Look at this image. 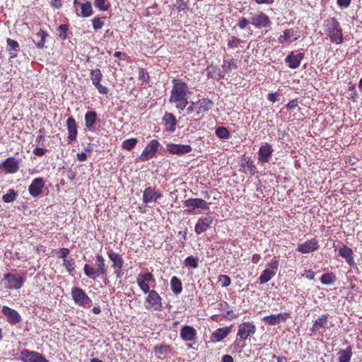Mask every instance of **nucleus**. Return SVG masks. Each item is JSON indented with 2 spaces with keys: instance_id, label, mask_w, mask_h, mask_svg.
<instances>
[{
  "instance_id": "nucleus-1",
  "label": "nucleus",
  "mask_w": 362,
  "mask_h": 362,
  "mask_svg": "<svg viewBox=\"0 0 362 362\" xmlns=\"http://www.w3.org/2000/svg\"><path fill=\"white\" fill-rule=\"evenodd\" d=\"M172 84L169 103L175 104L177 109L183 110L189 104L188 95L190 93L189 87L187 83L180 78H173Z\"/></svg>"
},
{
  "instance_id": "nucleus-2",
  "label": "nucleus",
  "mask_w": 362,
  "mask_h": 362,
  "mask_svg": "<svg viewBox=\"0 0 362 362\" xmlns=\"http://www.w3.org/2000/svg\"><path fill=\"white\" fill-rule=\"evenodd\" d=\"M213 102L208 98L199 99L197 101L189 103L186 108L187 114L195 118L194 121L202 119L204 114L211 109Z\"/></svg>"
},
{
  "instance_id": "nucleus-3",
  "label": "nucleus",
  "mask_w": 362,
  "mask_h": 362,
  "mask_svg": "<svg viewBox=\"0 0 362 362\" xmlns=\"http://www.w3.org/2000/svg\"><path fill=\"white\" fill-rule=\"evenodd\" d=\"M83 271L86 276L93 280H95L100 276H106L107 269L103 255L97 254L95 256V264H86L83 267Z\"/></svg>"
},
{
  "instance_id": "nucleus-4",
  "label": "nucleus",
  "mask_w": 362,
  "mask_h": 362,
  "mask_svg": "<svg viewBox=\"0 0 362 362\" xmlns=\"http://www.w3.org/2000/svg\"><path fill=\"white\" fill-rule=\"evenodd\" d=\"M325 33L329 36L330 41L337 45L343 42V33L339 22L335 18H329L323 24Z\"/></svg>"
},
{
  "instance_id": "nucleus-5",
  "label": "nucleus",
  "mask_w": 362,
  "mask_h": 362,
  "mask_svg": "<svg viewBox=\"0 0 362 362\" xmlns=\"http://www.w3.org/2000/svg\"><path fill=\"white\" fill-rule=\"evenodd\" d=\"M256 330L257 328L253 322L247 321L240 323L238 327L236 341L239 340L245 344L247 339L255 334ZM245 345L243 344V346Z\"/></svg>"
},
{
  "instance_id": "nucleus-6",
  "label": "nucleus",
  "mask_w": 362,
  "mask_h": 362,
  "mask_svg": "<svg viewBox=\"0 0 362 362\" xmlns=\"http://www.w3.org/2000/svg\"><path fill=\"white\" fill-rule=\"evenodd\" d=\"M71 297L74 303L84 308H90L92 305V300L81 288L74 287L71 289Z\"/></svg>"
},
{
  "instance_id": "nucleus-7",
  "label": "nucleus",
  "mask_w": 362,
  "mask_h": 362,
  "mask_svg": "<svg viewBox=\"0 0 362 362\" xmlns=\"http://www.w3.org/2000/svg\"><path fill=\"white\" fill-rule=\"evenodd\" d=\"M250 23L258 29L269 28L272 23L270 18L262 11L250 13Z\"/></svg>"
},
{
  "instance_id": "nucleus-8",
  "label": "nucleus",
  "mask_w": 362,
  "mask_h": 362,
  "mask_svg": "<svg viewBox=\"0 0 362 362\" xmlns=\"http://www.w3.org/2000/svg\"><path fill=\"white\" fill-rule=\"evenodd\" d=\"M148 296L145 299L144 303L146 309H153L156 311H161L163 308L162 298L155 290H151L147 292Z\"/></svg>"
},
{
  "instance_id": "nucleus-9",
  "label": "nucleus",
  "mask_w": 362,
  "mask_h": 362,
  "mask_svg": "<svg viewBox=\"0 0 362 362\" xmlns=\"http://www.w3.org/2000/svg\"><path fill=\"white\" fill-rule=\"evenodd\" d=\"M109 259L112 262V267L114 269V274L117 279H119L124 274L122 268L124 267V261L118 253L114 252L112 250L107 252Z\"/></svg>"
},
{
  "instance_id": "nucleus-10",
  "label": "nucleus",
  "mask_w": 362,
  "mask_h": 362,
  "mask_svg": "<svg viewBox=\"0 0 362 362\" xmlns=\"http://www.w3.org/2000/svg\"><path fill=\"white\" fill-rule=\"evenodd\" d=\"M197 332L196 329L190 325H185L180 329V338L185 341H190L187 344V349L192 348V344L197 342Z\"/></svg>"
},
{
  "instance_id": "nucleus-11",
  "label": "nucleus",
  "mask_w": 362,
  "mask_h": 362,
  "mask_svg": "<svg viewBox=\"0 0 362 362\" xmlns=\"http://www.w3.org/2000/svg\"><path fill=\"white\" fill-rule=\"evenodd\" d=\"M184 206L187 208L189 213H194L195 209L202 211H208L209 209V203L202 199L190 198L185 201Z\"/></svg>"
},
{
  "instance_id": "nucleus-12",
  "label": "nucleus",
  "mask_w": 362,
  "mask_h": 362,
  "mask_svg": "<svg viewBox=\"0 0 362 362\" xmlns=\"http://www.w3.org/2000/svg\"><path fill=\"white\" fill-rule=\"evenodd\" d=\"M160 144L158 140L152 139L141 152L139 159L142 162L147 161L156 156Z\"/></svg>"
},
{
  "instance_id": "nucleus-13",
  "label": "nucleus",
  "mask_w": 362,
  "mask_h": 362,
  "mask_svg": "<svg viewBox=\"0 0 362 362\" xmlns=\"http://www.w3.org/2000/svg\"><path fill=\"white\" fill-rule=\"evenodd\" d=\"M3 281H5V287L8 289H19L25 282V279L17 274L8 273L4 275Z\"/></svg>"
},
{
  "instance_id": "nucleus-14",
  "label": "nucleus",
  "mask_w": 362,
  "mask_h": 362,
  "mask_svg": "<svg viewBox=\"0 0 362 362\" xmlns=\"http://www.w3.org/2000/svg\"><path fill=\"white\" fill-rule=\"evenodd\" d=\"M156 281L154 276L152 273L148 272L144 274H139L136 277V283L139 288L146 294L147 292L151 291L150 284H154Z\"/></svg>"
},
{
  "instance_id": "nucleus-15",
  "label": "nucleus",
  "mask_w": 362,
  "mask_h": 362,
  "mask_svg": "<svg viewBox=\"0 0 362 362\" xmlns=\"http://www.w3.org/2000/svg\"><path fill=\"white\" fill-rule=\"evenodd\" d=\"M289 317L288 313H280L264 316L262 320L265 325L274 326L286 322Z\"/></svg>"
},
{
  "instance_id": "nucleus-16",
  "label": "nucleus",
  "mask_w": 362,
  "mask_h": 362,
  "mask_svg": "<svg viewBox=\"0 0 362 362\" xmlns=\"http://www.w3.org/2000/svg\"><path fill=\"white\" fill-rule=\"evenodd\" d=\"M21 357L23 362H49L42 354L28 349L21 351Z\"/></svg>"
},
{
  "instance_id": "nucleus-17",
  "label": "nucleus",
  "mask_w": 362,
  "mask_h": 362,
  "mask_svg": "<svg viewBox=\"0 0 362 362\" xmlns=\"http://www.w3.org/2000/svg\"><path fill=\"white\" fill-rule=\"evenodd\" d=\"M20 162L14 157H8L0 163V168L6 173L14 174L19 170Z\"/></svg>"
},
{
  "instance_id": "nucleus-18",
  "label": "nucleus",
  "mask_w": 362,
  "mask_h": 362,
  "mask_svg": "<svg viewBox=\"0 0 362 362\" xmlns=\"http://www.w3.org/2000/svg\"><path fill=\"white\" fill-rule=\"evenodd\" d=\"M166 149L169 153L172 154L182 156L185 153H190L192 150V148L190 145L188 144H177L170 143L166 145Z\"/></svg>"
},
{
  "instance_id": "nucleus-19",
  "label": "nucleus",
  "mask_w": 362,
  "mask_h": 362,
  "mask_svg": "<svg viewBox=\"0 0 362 362\" xmlns=\"http://www.w3.org/2000/svg\"><path fill=\"white\" fill-rule=\"evenodd\" d=\"M66 125L68 131V141L72 143L76 140L78 135V127L75 119L73 117H69L66 119Z\"/></svg>"
},
{
  "instance_id": "nucleus-20",
  "label": "nucleus",
  "mask_w": 362,
  "mask_h": 362,
  "mask_svg": "<svg viewBox=\"0 0 362 362\" xmlns=\"http://www.w3.org/2000/svg\"><path fill=\"white\" fill-rule=\"evenodd\" d=\"M45 187V180L42 177L35 178L28 187L30 194L33 197L40 196Z\"/></svg>"
},
{
  "instance_id": "nucleus-21",
  "label": "nucleus",
  "mask_w": 362,
  "mask_h": 362,
  "mask_svg": "<svg viewBox=\"0 0 362 362\" xmlns=\"http://www.w3.org/2000/svg\"><path fill=\"white\" fill-rule=\"evenodd\" d=\"M162 197L163 194L160 191L156 190L154 188L148 187H146L144 191L142 201L144 204H148L153 201H157Z\"/></svg>"
},
{
  "instance_id": "nucleus-22",
  "label": "nucleus",
  "mask_w": 362,
  "mask_h": 362,
  "mask_svg": "<svg viewBox=\"0 0 362 362\" xmlns=\"http://www.w3.org/2000/svg\"><path fill=\"white\" fill-rule=\"evenodd\" d=\"M1 312L6 317L8 322L11 325H16L21 320L20 314L16 310L6 305L2 307Z\"/></svg>"
},
{
  "instance_id": "nucleus-23",
  "label": "nucleus",
  "mask_w": 362,
  "mask_h": 362,
  "mask_svg": "<svg viewBox=\"0 0 362 362\" xmlns=\"http://www.w3.org/2000/svg\"><path fill=\"white\" fill-rule=\"evenodd\" d=\"M273 148L272 145L265 144L262 145L258 151V160L262 164L268 163L272 157Z\"/></svg>"
},
{
  "instance_id": "nucleus-24",
  "label": "nucleus",
  "mask_w": 362,
  "mask_h": 362,
  "mask_svg": "<svg viewBox=\"0 0 362 362\" xmlns=\"http://www.w3.org/2000/svg\"><path fill=\"white\" fill-rule=\"evenodd\" d=\"M233 325H230L228 327H221L216 329L211 334V341L214 342H219L226 339L232 331Z\"/></svg>"
},
{
  "instance_id": "nucleus-25",
  "label": "nucleus",
  "mask_w": 362,
  "mask_h": 362,
  "mask_svg": "<svg viewBox=\"0 0 362 362\" xmlns=\"http://www.w3.org/2000/svg\"><path fill=\"white\" fill-rule=\"evenodd\" d=\"M329 315L325 314L317 318L310 328V332L313 334H315L320 332V330L322 328L327 327Z\"/></svg>"
},
{
  "instance_id": "nucleus-26",
  "label": "nucleus",
  "mask_w": 362,
  "mask_h": 362,
  "mask_svg": "<svg viewBox=\"0 0 362 362\" xmlns=\"http://www.w3.org/2000/svg\"><path fill=\"white\" fill-rule=\"evenodd\" d=\"M318 248V241L315 238L298 245V250L302 253H310L317 250Z\"/></svg>"
},
{
  "instance_id": "nucleus-27",
  "label": "nucleus",
  "mask_w": 362,
  "mask_h": 362,
  "mask_svg": "<svg viewBox=\"0 0 362 362\" xmlns=\"http://www.w3.org/2000/svg\"><path fill=\"white\" fill-rule=\"evenodd\" d=\"M339 255L344 258L349 266L354 267L355 265V262L353 257L354 252L351 248L345 245H343L342 247L339 249Z\"/></svg>"
},
{
  "instance_id": "nucleus-28",
  "label": "nucleus",
  "mask_w": 362,
  "mask_h": 362,
  "mask_svg": "<svg viewBox=\"0 0 362 362\" xmlns=\"http://www.w3.org/2000/svg\"><path fill=\"white\" fill-rule=\"evenodd\" d=\"M97 112L94 110L88 111L85 114V126L86 129L90 132H93L95 129V124L97 122Z\"/></svg>"
},
{
  "instance_id": "nucleus-29",
  "label": "nucleus",
  "mask_w": 362,
  "mask_h": 362,
  "mask_svg": "<svg viewBox=\"0 0 362 362\" xmlns=\"http://www.w3.org/2000/svg\"><path fill=\"white\" fill-rule=\"evenodd\" d=\"M240 166L242 168L241 171L245 174L254 175L256 173V166L253 161L249 158H245V156L241 161Z\"/></svg>"
},
{
  "instance_id": "nucleus-30",
  "label": "nucleus",
  "mask_w": 362,
  "mask_h": 362,
  "mask_svg": "<svg viewBox=\"0 0 362 362\" xmlns=\"http://www.w3.org/2000/svg\"><path fill=\"white\" fill-rule=\"evenodd\" d=\"M74 5H78L81 9V13H78L76 12V14L78 16L83 17V18H87L90 16H92L93 11L91 3L89 1H87L86 3H81L79 2L78 0L74 1Z\"/></svg>"
},
{
  "instance_id": "nucleus-31",
  "label": "nucleus",
  "mask_w": 362,
  "mask_h": 362,
  "mask_svg": "<svg viewBox=\"0 0 362 362\" xmlns=\"http://www.w3.org/2000/svg\"><path fill=\"white\" fill-rule=\"evenodd\" d=\"M163 120L167 131L173 132L175 130L177 122L176 118L173 113L165 112L163 117Z\"/></svg>"
},
{
  "instance_id": "nucleus-32",
  "label": "nucleus",
  "mask_w": 362,
  "mask_h": 362,
  "mask_svg": "<svg viewBox=\"0 0 362 362\" xmlns=\"http://www.w3.org/2000/svg\"><path fill=\"white\" fill-rule=\"evenodd\" d=\"M218 309L223 311V317L229 320L236 318L237 315L234 314L232 309H230V305L224 300L221 301L218 305Z\"/></svg>"
},
{
  "instance_id": "nucleus-33",
  "label": "nucleus",
  "mask_w": 362,
  "mask_h": 362,
  "mask_svg": "<svg viewBox=\"0 0 362 362\" xmlns=\"http://www.w3.org/2000/svg\"><path fill=\"white\" fill-rule=\"evenodd\" d=\"M238 68V62L237 60L233 58L232 57H224L222 69L224 73L228 74L233 69H236Z\"/></svg>"
},
{
  "instance_id": "nucleus-34",
  "label": "nucleus",
  "mask_w": 362,
  "mask_h": 362,
  "mask_svg": "<svg viewBox=\"0 0 362 362\" xmlns=\"http://www.w3.org/2000/svg\"><path fill=\"white\" fill-rule=\"evenodd\" d=\"M170 285L171 291L174 294L179 295L182 293L183 289L182 283L178 277L173 276L170 279Z\"/></svg>"
},
{
  "instance_id": "nucleus-35",
  "label": "nucleus",
  "mask_w": 362,
  "mask_h": 362,
  "mask_svg": "<svg viewBox=\"0 0 362 362\" xmlns=\"http://www.w3.org/2000/svg\"><path fill=\"white\" fill-rule=\"evenodd\" d=\"M352 354V348L350 346L345 349L340 350L338 352L339 362H350Z\"/></svg>"
},
{
  "instance_id": "nucleus-36",
  "label": "nucleus",
  "mask_w": 362,
  "mask_h": 362,
  "mask_svg": "<svg viewBox=\"0 0 362 362\" xmlns=\"http://www.w3.org/2000/svg\"><path fill=\"white\" fill-rule=\"evenodd\" d=\"M276 274V272L271 269H264L259 277V282L260 284L267 283Z\"/></svg>"
},
{
  "instance_id": "nucleus-37",
  "label": "nucleus",
  "mask_w": 362,
  "mask_h": 362,
  "mask_svg": "<svg viewBox=\"0 0 362 362\" xmlns=\"http://www.w3.org/2000/svg\"><path fill=\"white\" fill-rule=\"evenodd\" d=\"M337 281L336 275L333 272L323 274L321 276L320 281L324 285H332Z\"/></svg>"
},
{
  "instance_id": "nucleus-38",
  "label": "nucleus",
  "mask_w": 362,
  "mask_h": 362,
  "mask_svg": "<svg viewBox=\"0 0 362 362\" xmlns=\"http://www.w3.org/2000/svg\"><path fill=\"white\" fill-rule=\"evenodd\" d=\"M214 221V217L210 214H206L198 221L195 226H210Z\"/></svg>"
},
{
  "instance_id": "nucleus-39",
  "label": "nucleus",
  "mask_w": 362,
  "mask_h": 362,
  "mask_svg": "<svg viewBox=\"0 0 362 362\" xmlns=\"http://www.w3.org/2000/svg\"><path fill=\"white\" fill-rule=\"evenodd\" d=\"M216 135L221 139H228L230 136V134L228 129L225 127H218L216 129Z\"/></svg>"
},
{
  "instance_id": "nucleus-40",
  "label": "nucleus",
  "mask_w": 362,
  "mask_h": 362,
  "mask_svg": "<svg viewBox=\"0 0 362 362\" xmlns=\"http://www.w3.org/2000/svg\"><path fill=\"white\" fill-rule=\"evenodd\" d=\"M58 36L62 40H65L68 38L67 32L69 30L68 24H61L57 27Z\"/></svg>"
},
{
  "instance_id": "nucleus-41",
  "label": "nucleus",
  "mask_w": 362,
  "mask_h": 362,
  "mask_svg": "<svg viewBox=\"0 0 362 362\" xmlns=\"http://www.w3.org/2000/svg\"><path fill=\"white\" fill-rule=\"evenodd\" d=\"M138 139L136 138H131L128 139H125L122 144V147L123 149L131 151L133 149L135 146L138 143Z\"/></svg>"
},
{
  "instance_id": "nucleus-42",
  "label": "nucleus",
  "mask_w": 362,
  "mask_h": 362,
  "mask_svg": "<svg viewBox=\"0 0 362 362\" xmlns=\"http://www.w3.org/2000/svg\"><path fill=\"white\" fill-rule=\"evenodd\" d=\"M37 35L40 37V40L36 43V47L39 49L45 47L46 38L48 36V33L42 29H40L37 33Z\"/></svg>"
},
{
  "instance_id": "nucleus-43",
  "label": "nucleus",
  "mask_w": 362,
  "mask_h": 362,
  "mask_svg": "<svg viewBox=\"0 0 362 362\" xmlns=\"http://www.w3.org/2000/svg\"><path fill=\"white\" fill-rule=\"evenodd\" d=\"M185 264L187 267L196 269L199 267V258L192 255L189 256L185 259Z\"/></svg>"
},
{
  "instance_id": "nucleus-44",
  "label": "nucleus",
  "mask_w": 362,
  "mask_h": 362,
  "mask_svg": "<svg viewBox=\"0 0 362 362\" xmlns=\"http://www.w3.org/2000/svg\"><path fill=\"white\" fill-rule=\"evenodd\" d=\"M90 78L92 83L95 81H102L103 76L100 69H95L90 71Z\"/></svg>"
},
{
  "instance_id": "nucleus-45",
  "label": "nucleus",
  "mask_w": 362,
  "mask_h": 362,
  "mask_svg": "<svg viewBox=\"0 0 362 362\" xmlns=\"http://www.w3.org/2000/svg\"><path fill=\"white\" fill-rule=\"evenodd\" d=\"M105 17L95 16L92 19V25L95 30H98L101 29L105 23H104Z\"/></svg>"
},
{
  "instance_id": "nucleus-46",
  "label": "nucleus",
  "mask_w": 362,
  "mask_h": 362,
  "mask_svg": "<svg viewBox=\"0 0 362 362\" xmlns=\"http://www.w3.org/2000/svg\"><path fill=\"white\" fill-rule=\"evenodd\" d=\"M94 5L100 11H107L110 7L108 0H94Z\"/></svg>"
},
{
  "instance_id": "nucleus-47",
  "label": "nucleus",
  "mask_w": 362,
  "mask_h": 362,
  "mask_svg": "<svg viewBox=\"0 0 362 362\" xmlns=\"http://www.w3.org/2000/svg\"><path fill=\"white\" fill-rule=\"evenodd\" d=\"M174 6L176 8L178 12L185 11L189 8L188 0H176Z\"/></svg>"
},
{
  "instance_id": "nucleus-48",
  "label": "nucleus",
  "mask_w": 362,
  "mask_h": 362,
  "mask_svg": "<svg viewBox=\"0 0 362 362\" xmlns=\"http://www.w3.org/2000/svg\"><path fill=\"white\" fill-rule=\"evenodd\" d=\"M17 197V193L14 189H9L6 194H4L2 197V200L5 203H10L16 200Z\"/></svg>"
},
{
  "instance_id": "nucleus-49",
  "label": "nucleus",
  "mask_w": 362,
  "mask_h": 362,
  "mask_svg": "<svg viewBox=\"0 0 362 362\" xmlns=\"http://www.w3.org/2000/svg\"><path fill=\"white\" fill-rule=\"evenodd\" d=\"M63 266L69 273H72L75 269V262L73 258L63 259Z\"/></svg>"
},
{
  "instance_id": "nucleus-50",
  "label": "nucleus",
  "mask_w": 362,
  "mask_h": 362,
  "mask_svg": "<svg viewBox=\"0 0 362 362\" xmlns=\"http://www.w3.org/2000/svg\"><path fill=\"white\" fill-rule=\"evenodd\" d=\"M218 282L223 287H228L231 284V279L228 275L221 274L218 276Z\"/></svg>"
},
{
  "instance_id": "nucleus-51",
  "label": "nucleus",
  "mask_w": 362,
  "mask_h": 362,
  "mask_svg": "<svg viewBox=\"0 0 362 362\" xmlns=\"http://www.w3.org/2000/svg\"><path fill=\"white\" fill-rule=\"evenodd\" d=\"M93 85L96 88L98 93L103 95H106L108 93L107 87L103 86L101 81H95L92 83Z\"/></svg>"
},
{
  "instance_id": "nucleus-52",
  "label": "nucleus",
  "mask_w": 362,
  "mask_h": 362,
  "mask_svg": "<svg viewBox=\"0 0 362 362\" xmlns=\"http://www.w3.org/2000/svg\"><path fill=\"white\" fill-rule=\"evenodd\" d=\"M240 42V39L235 36H232L228 42V47L230 49L236 48Z\"/></svg>"
},
{
  "instance_id": "nucleus-53",
  "label": "nucleus",
  "mask_w": 362,
  "mask_h": 362,
  "mask_svg": "<svg viewBox=\"0 0 362 362\" xmlns=\"http://www.w3.org/2000/svg\"><path fill=\"white\" fill-rule=\"evenodd\" d=\"M212 69L214 70V74H215V76L211 75L212 78H214L217 80H220L224 78L226 73H224L223 70L221 71L220 68L218 66H214L212 68Z\"/></svg>"
},
{
  "instance_id": "nucleus-54",
  "label": "nucleus",
  "mask_w": 362,
  "mask_h": 362,
  "mask_svg": "<svg viewBox=\"0 0 362 362\" xmlns=\"http://www.w3.org/2000/svg\"><path fill=\"white\" fill-rule=\"evenodd\" d=\"M70 250L66 247L60 248L57 251V258L59 259H66L69 255Z\"/></svg>"
},
{
  "instance_id": "nucleus-55",
  "label": "nucleus",
  "mask_w": 362,
  "mask_h": 362,
  "mask_svg": "<svg viewBox=\"0 0 362 362\" xmlns=\"http://www.w3.org/2000/svg\"><path fill=\"white\" fill-rule=\"evenodd\" d=\"M251 23H250V20H248L245 17H242L239 19L238 23H237V26L241 29V30H244L245 28H246L249 24Z\"/></svg>"
},
{
  "instance_id": "nucleus-56",
  "label": "nucleus",
  "mask_w": 362,
  "mask_h": 362,
  "mask_svg": "<svg viewBox=\"0 0 362 362\" xmlns=\"http://www.w3.org/2000/svg\"><path fill=\"white\" fill-rule=\"evenodd\" d=\"M6 43L8 47H9V48L8 49V51L16 50L19 47L18 42L11 38H7Z\"/></svg>"
},
{
  "instance_id": "nucleus-57",
  "label": "nucleus",
  "mask_w": 362,
  "mask_h": 362,
  "mask_svg": "<svg viewBox=\"0 0 362 362\" xmlns=\"http://www.w3.org/2000/svg\"><path fill=\"white\" fill-rule=\"evenodd\" d=\"M139 79L144 82H147L149 79L148 74L144 69H140L139 71Z\"/></svg>"
},
{
  "instance_id": "nucleus-58",
  "label": "nucleus",
  "mask_w": 362,
  "mask_h": 362,
  "mask_svg": "<svg viewBox=\"0 0 362 362\" xmlns=\"http://www.w3.org/2000/svg\"><path fill=\"white\" fill-rule=\"evenodd\" d=\"M168 349H169V346L168 345H160L156 346L154 347V351L156 354H163Z\"/></svg>"
},
{
  "instance_id": "nucleus-59",
  "label": "nucleus",
  "mask_w": 362,
  "mask_h": 362,
  "mask_svg": "<svg viewBox=\"0 0 362 362\" xmlns=\"http://www.w3.org/2000/svg\"><path fill=\"white\" fill-rule=\"evenodd\" d=\"M291 35H290V31L288 30H286L284 33V35H281L279 37V42L281 43H284L286 41H288V40L290 38Z\"/></svg>"
},
{
  "instance_id": "nucleus-60",
  "label": "nucleus",
  "mask_w": 362,
  "mask_h": 362,
  "mask_svg": "<svg viewBox=\"0 0 362 362\" xmlns=\"http://www.w3.org/2000/svg\"><path fill=\"white\" fill-rule=\"evenodd\" d=\"M286 62L289 63V67L294 69V54L291 52L286 58Z\"/></svg>"
},
{
  "instance_id": "nucleus-61",
  "label": "nucleus",
  "mask_w": 362,
  "mask_h": 362,
  "mask_svg": "<svg viewBox=\"0 0 362 362\" xmlns=\"http://www.w3.org/2000/svg\"><path fill=\"white\" fill-rule=\"evenodd\" d=\"M46 151H47L46 148L37 147L33 150V153L37 156H42L43 155L45 154Z\"/></svg>"
},
{
  "instance_id": "nucleus-62",
  "label": "nucleus",
  "mask_w": 362,
  "mask_h": 362,
  "mask_svg": "<svg viewBox=\"0 0 362 362\" xmlns=\"http://www.w3.org/2000/svg\"><path fill=\"white\" fill-rule=\"evenodd\" d=\"M50 5L56 9H59L62 6V0H51Z\"/></svg>"
},
{
  "instance_id": "nucleus-63",
  "label": "nucleus",
  "mask_w": 362,
  "mask_h": 362,
  "mask_svg": "<svg viewBox=\"0 0 362 362\" xmlns=\"http://www.w3.org/2000/svg\"><path fill=\"white\" fill-rule=\"evenodd\" d=\"M269 267L274 271V269H277L279 267V261L276 259H273L269 263Z\"/></svg>"
},
{
  "instance_id": "nucleus-64",
  "label": "nucleus",
  "mask_w": 362,
  "mask_h": 362,
  "mask_svg": "<svg viewBox=\"0 0 362 362\" xmlns=\"http://www.w3.org/2000/svg\"><path fill=\"white\" fill-rule=\"evenodd\" d=\"M351 4V0H337V4L344 8H347Z\"/></svg>"
}]
</instances>
